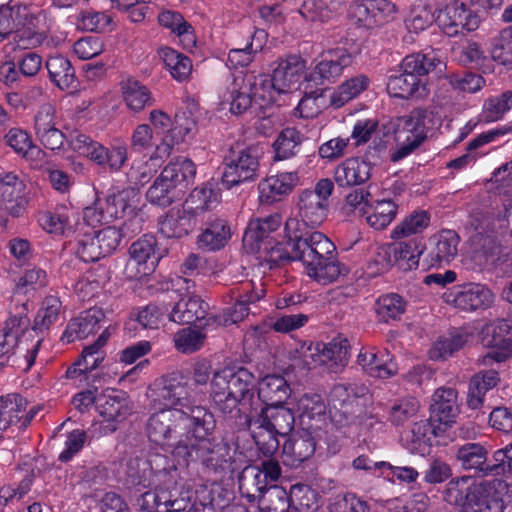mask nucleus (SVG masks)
<instances>
[{"label":"nucleus","instance_id":"1","mask_svg":"<svg viewBox=\"0 0 512 512\" xmlns=\"http://www.w3.org/2000/svg\"><path fill=\"white\" fill-rule=\"evenodd\" d=\"M285 231L288 241L284 247L271 248L268 259L271 264L298 260L306 274L321 285H328L347 272L345 266L335 259L334 244L321 232L303 233L295 218L287 220Z\"/></svg>","mask_w":512,"mask_h":512},{"label":"nucleus","instance_id":"2","mask_svg":"<svg viewBox=\"0 0 512 512\" xmlns=\"http://www.w3.org/2000/svg\"><path fill=\"white\" fill-rule=\"evenodd\" d=\"M188 420L192 425L194 440L186 443L179 439L175 446L177 453L180 454V450L185 449L188 457L200 460L207 467L217 469L226 461L228 448L225 444L209 438L215 427L213 414L204 407L191 408Z\"/></svg>","mask_w":512,"mask_h":512},{"label":"nucleus","instance_id":"3","mask_svg":"<svg viewBox=\"0 0 512 512\" xmlns=\"http://www.w3.org/2000/svg\"><path fill=\"white\" fill-rule=\"evenodd\" d=\"M295 423L291 409L283 405L266 406L248 420V428L265 456H272L279 447L278 436L290 433Z\"/></svg>","mask_w":512,"mask_h":512},{"label":"nucleus","instance_id":"4","mask_svg":"<svg viewBox=\"0 0 512 512\" xmlns=\"http://www.w3.org/2000/svg\"><path fill=\"white\" fill-rule=\"evenodd\" d=\"M254 375L244 367L227 366L217 370L210 382V396L224 413L237 408L251 395Z\"/></svg>","mask_w":512,"mask_h":512},{"label":"nucleus","instance_id":"5","mask_svg":"<svg viewBox=\"0 0 512 512\" xmlns=\"http://www.w3.org/2000/svg\"><path fill=\"white\" fill-rule=\"evenodd\" d=\"M196 174L194 163L187 158L170 162L146 193L147 200L166 207L177 198V188L192 180Z\"/></svg>","mask_w":512,"mask_h":512},{"label":"nucleus","instance_id":"6","mask_svg":"<svg viewBox=\"0 0 512 512\" xmlns=\"http://www.w3.org/2000/svg\"><path fill=\"white\" fill-rule=\"evenodd\" d=\"M431 121V113L415 109L408 115L397 118L394 126L397 149L391 155V160L399 161L416 149L426 137V127Z\"/></svg>","mask_w":512,"mask_h":512},{"label":"nucleus","instance_id":"7","mask_svg":"<svg viewBox=\"0 0 512 512\" xmlns=\"http://www.w3.org/2000/svg\"><path fill=\"white\" fill-rule=\"evenodd\" d=\"M105 201L114 220L123 218L124 234H137L143 228L144 216L141 208V194L138 190L128 187L112 192Z\"/></svg>","mask_w":512,"mask_h":512},{"label":"nucleus","instance_id":"8","mask_svg":"<svg viewBox=\"0 0 512 512\" xmlns=\"http://www.w3.org/2000/svg\"><path fill=\"white\" fill-rule=\"evenodd\" d=\"M70 145L79 155L87 157L97 165L108 168L112 172L119 171L128 158L125 145H115L107 148L84 134L74 136Z\"/></svg>","mask_w":512,"mask_h":512},{"label":"nucleus","instance_id":"9","mask_svg":"<svg viewBox=\"0 0 512 512\" xmlns=\"http://www.w3.org/2000/svg\"><path fill=\"white\" fill-rule=\"evenodd\" d=\"M190 414L183 409H163L150 416L147 423V433L150 440L160 445H172L171 440L180 436V431L186 429L192 432L188 420Z\"/></svg>","mask_w":512,"mask_h":512},{"label":"nucleus","instance_id":"10","mask_svg":"<svg viewBox=\"0 0 512 512\" xmlns=\"http://www.w3.org/2000/svg\"><path fill=\"white\" fill-rule=\"evenodd\" d=\"M482 343L489 351L479 358L483 366L504 362L512 356V322L504 319L487 324L483 330Z\"/></svg>","mask_w":512,"mask_h":512},{"label":"nucleus","instance_id":"11","mask_svg":"<svg viewBox=\"0 0 512 512\" xmlns=\"http://www.w3.org/2000/svg\"><path fill=\"white\" fill-rule=\"evenodd\" d=\"M281 224L282 219L278 214L270 215L263 219H255L249 223L243 236L244 247L249 252L258 254V259L266 262L269 268L275 265L268 261L271 248L284 247V244L273 245V240L269 236Z\"/></svg>","mask_w":512,"mask_h":512},{"label":"nucleus","instance_id":"12","mask_svg":"<svg viewBox=\"0 0 512 512\" xmlns=\"http://www.w3.org/2000/svg\"><path fill=\"white\" fill-rule=\"evenodd\" d=\"M15 7V33L13 36L16 47L20 49L34 48L44 40L42 29L45 15L42 11L14 3Z\"/></svg>","mask_w":512,"mask_h":512},{"label":"nucleus","instance_id":"13","mask_svg":"<svg viewBox=\"0 0 512 512\" xmlns=\"http://www.w3.org/2000/svg\"><path fill=\"white\" fill-rule=\"evenodd\" d=\"M333 189V182L328 178H323L316 183L313 190H304L299 195V216L304 225L315 227L325 220L328 212V199Z\"/></svg>","mask_w":512,"mask_h":512},{"label":"nucleus","instance_id":"14","mask_svg":"<svg viewBox=\"0 0 512 512\" xmlns=\"http://www.w3.org/2000/svg\"><path fill=\"white\" fill-rule=\"evenodd\" d=\"M425 246L418 238H411L408 241H397L379 249L377 263L380 270L384 271L397 265L401 270L407 271L416 269L419 265L421 255Z\"/></svg>","mask_w":512,"mask_h":512},{"label":"nucleus","instance_id":"15","mask_svg":"<svg viewBox=\"0 0 512 512\" xmlns=\"http://www.w3.org/2000/svg\"><path fill=\"white\" fill-rule=\"evenodd\" d=\"M175 286L177 287L178 300L168 313L169 320L178 324H190L204 318L207 304L192 291L191 281L178 277Z\"/></svg>","mask_w":512,"mask_h":512},{"label":"nucleus","instance_id":"16","mask_svg":"<svg viewBox=\"0 0 512 512\" xmlns=\"http://www.w3.org/2000/svg\"><path fill=\"white\" fill-rule=\"evenodd\" d=\"M443 297L448 305L466 312L485 310L491 307L495 301L492 290L480 283L455 286Z\"/></svg>","mask_w":512,"mask_h":512},{"label":"nucleus","instance_id":"17","mask_svg":"<svg viewBox=\"0 0 512 512\" xmlns=\"http://www.w3.org/2000/svg\"><path fill=\"white\" fill-rule=\"evenodd\" d=\"M419 71L422 70L417 60L406 56L401 62L399 71L388 78L387 90L389 94L406 99L425 95L426 87Z\"/></svg>","mask_w":512,"mask_h":512},{"label":"nucleus","instance_id":"18","mask_svg":"<svg viewBox=\"0 0 512 512\" xmlns=\"http://www.w3.org/2000/svg\"><path fill=\"white\" fill-rule=\"evenodd\" d=\"M155 401L168 409H183L190 414L191 408H199L190 404L188 389L180 373H173L161 378L155 384Z\"/></svg>","mask_w":512,"mask_h":512},{"label":"nucleus","instance_id":"19","mask_svg":"<svg viewBox=\"0 0 512 512\" xmlns=\"http://www.w3.org/2000/svg\"><path fill=\"white\" fill-rule=\"evenodd\" d=\"M258 169L257 149L252 147L243 149L226 164L222 175V184L230 189L243 182L253 180L257 177Z\"/></svg>","mask_w":512,"mask_h":512},{"label":"nucleus","instance_id":"20","mask_svg":"<svg viewBox=\"0 0 512 512\" xmlns=\"http://www.w3.org/2000/svg\"><path fill=\"white\" fill-rule=\"evenodd\" d=\"M436 21L441 30L448 36H455L464 31H474L480 23L479 17L467 9L464 3L458 1L440 10Z\"/></svg>","mask_w":512,"mask_h":512},{"label":"nucleus","instance_id":"21","mask_svg":"<svg viewBox=\"0 0 512 512\" xmlns=\"http://www.w3.org/2000/svg\"><path fill=\"white\" fill-rule=\"evenodd\" d=\"M96 401L99 414L103 418L99 434L113 433L117 429V422L128 414L126 394L115 389H107Z\"/></svg>","mask_w":512,"mask_h":512},{"label":"nucleus","instance_id":"22","mask_svg":"<svg viewBox=\"0 0 512 512\" xmlns=\"http://www.w3.org/2000/svg\"><path fill=\"white\" fill-rule=\"evenodd\" d=\"M156 240L153 236L145 235L130 247V258L125 267L128 278H140L154 270L158 258L155 254Z\"/></svg>","mask_w":512,"mask_h":512},{"label":"nucleus","instance_id":"23","mask_svg":"<svg viewBox=\"0 0 512 512\" xmlns=\"http://www.w3.org/2000/svg\"><path fill=\"white\" fill-rule=\"evenodd\" d=\"M296 409L300 428L324 436L328 426L326 405L319 395H303L297 400Z\"/></svg>","mask_w":512,"mask_h":512},{"label":"nucleus","instance_id":"24","mask_svg":"<svg viewBox=\"0 0 512 512\" xmlns=\"http://www.w3.org/2000/svg\"><path fill=\"white\" fill-rule=\"evenodd\" d=\"M507 485L500 479L476 483L472 488L471 512H503Z\"/></svg>","mask_w":512,"mask_h":512},{"label":"nucleus","instance_id":"25","mask_svg":"<svg viewBox=\"0 0 512 512\" xmlns=\"http://www.w3.org/2000/svg\"><path fill=\"white\" fill-rule=\"evenodd\" d=\"M26 185L13 172L0 173V203L13 217L23 215L28 205Z\"/></svg>","mask_w":512,"mask_h":512},{"label":"nucleus","instance_id":"26","mask_svg":"<svg viewBox=\"0 0 512 512\" xmlns=\"http://www.w3.org/2000/svg\"><path fill=\"white\" fill-rule=\"evenodd\" d=\"M322 439L323 436L300 428L283 445V463L292 468L300 466L314 454L317 442Z\"/></svg>","mask_w":512,"mask_h":512},{"label":"nucleus","instance_id":"27","mask_svg":"<svg viewBox=\"0 0 512 512\" xmlns=\"http://www.w3.org/2000/svg\"><path fill=\"white\" fill-rule=\"evenodd\" d=\"M305 68V61L296 55L278 59L272 74L274 87L281 93L296 90Z\"/></svg>","mask_w":512,"mask_h":512},{"label":"nucleus","instance_id":"28","mask_svg":"<svg viewBox=\"0 0 512 512\" xmlns=\"http://www.w3.org/2000/svg\"><path fill=\"white\" fill-rule=\"evenodd\" d=\"M299 182L297 172H282L268 176L258 184L259 200L265 204L280 201L289 195Z\"/></svg>","mask_w":512,"mask_h":512},{"label":"nucleus","instance_id":"29","mask_svg":"<svg viewBox=\"0 0 512 512\" xmlns=\"http://www.w3.org/2000/svg\"><path fill=\"white\" fill-rule=\"evenodd\" d=\"M196 122L187 116H177L173 126L162 135L157 145V156L168 157L173 148L189 142L195 135Z\"/></svg>","mask_w":512,"mask_h":512},{"label":"nucleus","instance_id":"30","mask_svg":"<svg viewBox=\"0 0 512 512\" xmlns=\"http://www.w3.org/2000/svg\"><path fill=\"white\" fill-rule=\"evenodd\" d=\"M352 63V55L344 48L327 51L323 59L315 66L314 71L307 78L308 81L330 80L339 77L344 68Z\"/></svg>","mask_w":512,"mask_h":512},{"label":"nucleus","instance_id":"31","mask_svg":"<svg viewBox=\"0 0 512 512\" xmlns=\"http://www.w3.org/2000/svg\"><path fill=\"white\" fill-rule=\"evenodd\" d=\"M358 364L372 377L389 378L397 373V366L388 351L363 348L357 357Z\"/></svg>","mask_w":512,"mask_h":512},{"label":"nucleus","instance_id":"32","mask_svg":"<svg viewBox=\"0 0 512 512\" xmlns=\"http://www.w3.org/2000/svg\"><path fill=\"white\" fill-rule=\"evenodd\" d=\"M460 412L458 393L453 388L441 387L432 396V417L445 426L452 425Z\"/></svg>","mask_w":512,"mask_h":512},{"label":"nucleus","instance_id":"33","mask_svg":"<svg viewBox=\"0 0 512 512\" xmlns=\"http://www.w3.org/2000/svg\"><path fill=\"white\" fill-rule=\"evenodd\" d=\"M3 141L18 156L31 163L38 164L44 159V151L34 144L30 134L20 127L10 128L4 135Z\"/></svg>","mask_w":512,"mask_h":512},{"label":"nucleus","instance_id":"34","mask_svg":"<svg viewBox=\"0 0 512 512\" xmlns=\"http://www.w3.org/2000/svg\"><path fill=\"white\" fill-rule=\"evenodd\" d=\"M103 318L104 313L99 308H92L81 313L78 317L72 319L68 323L61 337V341L64 343H71L75 340L88 337L96 331L98 324Z\"/></svg>","mask_w":512,"mask_h":512},{"label":"nucleus","instance_id":"35","mask_svg":"<svg viewBox=\"0 0 512 512\" xmlns=\"http://www.w3.org/2000/svg\"><path fill=\"white\" fill-rule=\"evenodd\" d=\"M370 164L358 157H351L339 164L334 171V180L341 187L360 185L370 174Z\"/></svg>","mask_w":512,"mask_h":512},{"label":"nucleus","instance_id":"36","mask_svg":"<svg viewBox=\"0 0 512 512\" xmlns=\"http://www.w3.org/2000/svg\"><path fill=\"white\" fill-rule=\"evenodd\" d=\"M290 395V385L281 375H266L258 383V397L266 406L283 405Z\"/></svg>","mask_w":512,"mask_h":512},{"label":"nucleus","instance_id":"37","mask_svg":"<svg viewBox=\"0 0 512 512\" xmlns=\"http://www.w3.org/2000/svg\"><path fill=\"white\" fill-rule=\"evenodd\" d=\"M159 231L167 238L187 235L196 225L192 215L182 208H173L159 219Z\"/></svg>","mask_w":512,"mask_h":512},{"label":"nucleus","instance_id":"38","mask_svg":"<svg viewBox=\"0 0 512 512\" xmlns=\"http://www.w3.org/2000/svg\"><path fill=\"white\" fill-rule=\"evenodd\" d=\"M267 42V33L262 29H255L249 42L243 48L231 49L227 56V66L230 68H244L250 65Z\"/></svg>","mask_w":512,"mask_h":512},{"label":"nucleus","instance_id":"39","mask_svg":"<svg viewBox=\"0 0 512 512\" xmlns=\"http://www.w3.org/2000/svg\"><path fill=\"white\" fill-rule=\"evenodd\" d=\"M219 202V192L211 184L196 187L186 199L183 208L196 220L198 215L212 209Z\"/></svg>","mask_w":512,"mask_h":512},{"label":"nucleus","instance_id":"40","mask_svg":"<svg viewBox=\"0 0 512 512\" xmlns=\"http://www.w3.org/2000/svg\"><path fill=\"white\" fill-rule=\"evenodd\" d=\"M434 429L429 421L415 422L403 438L404 446L413 454L424 456L429 453Z\"/></svg>","mask_w":512,"mask_h":512},{"label":"nucleus","instance_id":"41","mask_svg":"<svg viewBox=\"0 0 512 512\" xmlns=\"http://www.w3.org/2000/svg\"><path fill=\"white\" fill-rule=\"evenodd\" d=\"M231 235L228 223L223 219H215L198 236V246L206 251H216L228 243Z\"/></svg>","mask_w":512,"mask_h":512},{"label":"nucleus","instance_id":"42","mask_svg":"<svg viewBox=\"0 0 512 512\" xmlns=\"http://www.w3.org/2000/svg\"><path fill=\"white\" fill-rule=\"evenodd\" d=\"M158 22L162 27L170 29L175 33L185 49H192L196 45V38L192 27L178 12L165 10L159 13Z\"/></svg>","mask_w":512,"mask_h":512},{"label":"nucleus","instance_id":"43","mask_svg":"<svg viewBox=\"0 0 512 512\" xmlns=\"http://www.w3.org/2000/svg\"><path fill=\"white\" fill-rule=\"evenodd\" d=\"M457 460L464 469H474L488 473L497 469L496 465L487 464V451L479 443H467L457 450Z\"/></svg>","mask_w":512,"mask_h":512},{"label":"nucleus","instance_id":"44","mask_svg":"<svg viewBox=\"0 0 512 512\" xmlns=\"http://www.w3.org/2000/svg\"><path fill=\"white\" fill-rule=\"evenodd\" d=\"M264 297V290L259 288L256 291L247 292L241 295L235 305L228 311L213 316L218 325L228 326L243 321L249 314V303H254Z\"/></svg>","mask_w":512,"mask_h":512},{"label":"nucleus","instance_id":"45","mask_svg":"<svg viewBox=\"0 0 512 512\" xmlns=\"http://www.w3.org/2000/svg\"><path fill=\"white\" fill-rule=\"evenodd\" d=\"M499 381L498 373L494 370L480 372L474 375L469 383L467 404L472 409L482 406L484 396L490 389L494 388Z\"/></svg>","mask_w":512,"mask_h":512},{"label":"nucleus","instance_id":"46","mask_svg":"<svg viewBox=\"0 0 512 512\" xmlns=\"http://www.w3.org/2000/svg\"><path fill=\"white\" fill-rule=\"evenodd\" d=\"M241 81L248 86V91L252 95L253 100L264 106L273 103L276 100V95L281 94L275 87L273 79H269L267 75H248Z\"/></svg>","mask_w":512,"mask_h":512},{"label":"nucleus","instance_id":"47","mask_svg":"<svg viewBox=\"0 0 512 512\" xmlns=\"http://www.w3.org/2000/svg\"><path fill=\"white\" fill-rule=\"evenodd\" d=\"M46 68L52 82L62 90L75 89L76 78L70 61L63 56H52L46 62Z\"/></svg>","mask_w":512,"mask_h":512},{"label":"nucleus","instance_id":"48","mask_svg":"<svg viewBox=\"0 0 512 512\" xmlns=\"http://www.w3.org/2000/svg\"><path fill=\"white\" fill-rule=\"evenodd\" d=\"M430 224V215L424 210L405 216L391 231L390 238L401 240L422 233Z\"/></svg>","mask_w":512,"mask_h":512},{"label":"nucleus","instance_id":"49","mask_svg":"<svg viewBox=\"0 0 512 512\" xmlns=\"http://www.w3.org/2000/svg\"><path fill=\"white\" fill-rule=\"evenodd\" d=\"M121 89L127 107L134 112H140L154 102L149 89L137 80L126 79L121 83Z\"/></svg>","mask_w":512,"mask_h":512},{"label":"nucleus","instance_id":"50","mask_svg":"<svg viewBox=\"0 0 512 512\" xmlns=\"http://www.w3.org/2000/svg\"><path fill=\"white\" fill-rule=\"evenodd\" d=\"M370 80L365 75L352 77L339 85L330 95V104L340 108L365 91Z\"/></svg>","mask_w":512,"mask_h":512},{"label":"nucleus","instance_id":"51","mask_svg":"<svg viewBox=\"0 0 512 512\" xmlns=\"http://www.w3.org/2000/svg\"><path fill=\"white\" fill-rule=\"evenodd\" d=\"M475 482L471 477H461L451 480L445 491V500L454 505L461 506L465 511L472 510V488Z\"/></svg>","mask_w":512,"mask_h":512},{"label":"nucleus","instance_id":"52","mask_svg":"<svg viewBox=\"0 0 512 512\" xmlns=\"http://www.w3.org/2000/svg\"><path fill=\"white\" fill-rule=\"evenodd\" d=\"M431 254L438 264L450 263L458 253L459 236L453 230H443L433 237Z\"/></svg>","mask_w":512,"mask_h":512},{"label":"nucleus","instance_id":"53","mask_svg":"<svg viewBox=\"0 0 512 512\" xmlns=\"http://www.w3.org/2000/svg\"><path fill=\"white\" fill-rule=\"evenodd\" d=\"M397 213L398 205L394 201L378 200L371 205L365 219L373 229L384 230L393 222Z\"/></svg>","mask_w":512,"mask_h":512},{"label":"nucleus","instance_id":"54","mask_svg":"<svg viewBox=\"0 0 512 512\" xmlns=\"http://www.w3.org/2000/svg\"><path fill=\"white\" fill-rule=\"evenodd\" d=\"M26 410L25 400L17 394L0 398V430L4 431L18 423Z\"/></svg>","mask_w":512,"mask_h":512},{"label":"nucleus","instance_id":"55","mask_svg":"<svg viewBox=\"0 0 512 512\" xmlns=\"http://www.w3.org/2000/svg\"><path fill=\"white\" fill-rule=\"evenodd\" d=\"M27 318L22 316L10 317L0 331V357L9 355L19 348V336L27 327Z\"/></svg>","mask_w":512,"mask_h":512},{"label":"nucleus","instance_id":"56","mask_svg":"<svg viewBox=\"0 0 512 512\" xmlns=\"http://www.w3.org/2000/svg\"><path fill=\"white\" fill-rule=\"evenodd\" d=\"M290 360L295 367L302 369H314L323 365L320 342L298 344L290 351Z\"/></svg>","mask_w":512,"mask_h":512},{"label":"nucleus","instance_id":"57","mask_svg":"<svg viewBox=\"0 0 512 512\" xmlns=\"http://www.w3.org/2000/svg\"><path fill=\"white\" fill-rule=\"evenodd\" d=\"M62 312V303L57 296H47L39 308L33 324V330L44 332L56 323Z\"/></svg>","mask_w":512,"mask_h":512},{"label":"nucleus","instance_id":"58","mask_svg":"<svg viewBox=\"0 0 512 512\" xmlns=\"http://www.w3.org/2000/svg\"><path fill=\"white\" fill-rule=\"evenodd\" d=\"M290 505L297 512H316L319 505V494L311 487L296 484L290 490Z\"/></svg>","mask_w":512,"mask_h":512},{"label":"nucleus","instance_id":"59","mask_svg":"<svg viewBox=\"0 0 512 512\" xmlns=\"http://www.w3.org/2000/svg\"><path fill=\"white\" fill-rule=\"evenodd\" d=\"M510 249L503 246L501 242L492 236L482 238L481 249L478 251L479 258L487 266H498L509 259Z\"/></svg>","mask_w":512,"mask_h":512},{"label":"nucleus","instance_id":"60","mask_svg":"<svg viewBox=\"0 0 512 512\" xmlns=\"http://www.w3.org/2000/svg\"><path fill=\"white\" fill-rule=\"evenodd\" d=\"M154 499L157 508L163 509V512L184 511L189 503L188 498L176 486L158 488Z\"/></svg>","mask_w":512,"mask_h":512},{"label":"nucleus","instance_id":"61","mask_svg":"<svg viewBox=\"0 0 512 512\" xmlns=\"http://www.w3.org/2000/svg\"><path fill=\"white\" fill-rule=\"evenodd\" d=\"M512 108V91L488 98L482 108L481 120L491 123L500 120Z\"/></svg>","mask_w":512,"mask_h":512},{"label":"nucleus","instance_id":"62","mask_svg":"<svg viewBox=\"0 0 512 512\" xmlns=\"http://www.w3.org/2000/svg\"><path fill=\"white\" fill-rule=\"evenodd\" d=\"M160 55L173 78L178 81L188 78L192 71V62L187 56L168 47L162 48Z\"/></svg>","mask_w":512,"mask_h":512},{"label":"nucleus","instance_id":"63","mask_svg":"<svg viewBox=\"0 0 512 512\" xmlns=\"http://www.w3.org/2000/svg\"><path fill=\"white\" fill-rule=\"evenodd\" d=\"M339 6V2L327 5L322 0H303L299 13L307 20L325 22L332 18Z\"/></svg>","mask_w":512,"mask_h":512},{"label":"nucleus","instance_id":"64","mask_svg":"<svg viewBox=\"0 0 512 512\" xmlns=\"http://www.w3.org/2000/svg\"><path fill=\"white\" fill-rule=\"evenodd\" d=\"M301 142L302 136L299 131L295 128L284 129L273 144L275 158L277 160H284L293 157Z\"/></svg>","mask_w":512,"mask_h":512}]
</instances>
